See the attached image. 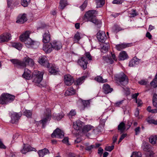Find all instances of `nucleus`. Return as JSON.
Returning a JSON list of instances; mask_svg holds the SVG:
<instances>
[{
    "label": "nucleus",
    "mask_w": 157,
    "mask_h": 157,
    "mask_svg": "<svg viewBox=\"0 0 157 157\" xmlns=\"http://www.w3.org/2000/svg\"><path fill=\"white\" fill-rule=\"evenodd\" d=\"M138 95L139 93H137L133 94L132 95V98L135 99L136 102V103H137L138 100L137 99V98Z\"/></svg>",
    "instance_id": "052dcab7"
},
{
    "label": "nucleus",
    "mask_w": 157,
    "mask_h": 157,
    "mask_svg": "<svg viewBox=\"0 0 157 157\" xmlns=\"http://www.w3.org/2000/svg\"><path fill=\"white\" fill-rule=\"evenodd\" d=\"M64 133L63 132L58 128H56L51 135L52 138H62L63 137Z\"/></svg>",
    "instance_id": "6e6552de"
},
{
    "label": "nucleus",
    "mask_w": 157,
    "mask_h": 157,
    "mask_svg": "<svg viewBox=\"0 0 157 157\" xmlns=\"http://www.w3.org/2000/svg\"><path fill=\"white\" fill-rule=\"evenodd\" d=\"M24 115L26 116L27 117H30L32 114V112L29 110H26L24 113Z\"/></svg>",
    "instance_id": "09e8293b"
},
{
    "label": "nucleus",
    "mask_w": 157,
    "mask_h": 157,
    "mask_svg": "<svg viewBox=\"0 0 157 157\" xmlns=\"http://www.w3.org/2000/svg\"><path fill=\"white\" fill-rule=\"evenodd\" d=\"M98 14L97 12L94 10H90L85 14L84 19H86L87 21H90L96 25L101 23V21L96 19V16Z\"/></svg>",
    "instance_id": "f03ea898"
},
{
    "label": "nucleus",
    "mask_w": 157,
    "mask_h": 157,
    "mask_svg": "<svg viewBox=\"0 0 157 157\" xmlns=\"http://www.w3.org/2000/svg\"><path fill=\"white\" fill-rule=\"evenodd\" d=\"M38 153L40 157H43L44 155L49 154V152L48 149L44 148L39 151Z\"/></svg>",
    "instance_id": "cd10ccee"
},
{
    "label": "nucleus",
    "mask_w": 157,
    "mask_h": 157,
    "mask_svg": "<svg viewBox=\"0 0 157 157\" xmlns=\"http://www.w3.org/2000/svg\"><path fill=\"white\" fill-rule=\"evenodd\" d=\"M76 112L75 110L72 109L70 112L68 114V116L70 118L71 117L73 116L76 115Z\"/></svg>",
    "instance_id": "5fc2aeb1"
},
{
    "label": "nucleus",
    "mask_w": 157,
    "mask_h": 157,
    "mask_svg": "<svg viewBox=\"0 0 157 157\" xmlns=\"http://www.w3.org/2000/svg\"><path fill=\"white\" fill-rule=\"evenodd\" d=\"M27 20L26 14L23 13L19 15L17 18L16 22L19 24H23L27 21Z\"/></svg>",
    "instance_id": "2eb2a0df"
},
{
    "label": "nucleus",
    "mask_w": 157,
    "mask_h": 157,
    "mask_svg": "<svg viewBox=\"0 0 157 157\" xmlns=\"http://www.w3.org/2000/svg\"><path fill=\"white\" fill-rule=\"evenodd\" d=\"M85 78V77L84 76L82 77L78 78L76 81V84L78 85L82 84L83 82V80Z\"/></svg>",
    "instance_id": "a18cd8bd"
},
{
    "label": "nucleus",
    "mask_w": 157,
    "mask_h": 157,
    "mask_svg": "<svg viewBox=\"0 0 157 157\" xmlns=\"http://www.w3.org/2000/svg\"><path fill=\"white\" fill-rule=\"evenodd\" d=\"M140 128L139 127H138L137 128H136L135 129V131L136 132V135H138L140 132Z\"/></svg>",
    "instance_id": "774afa93"
},
{
    "label": "nucleus",
    "mask_w": 157,
    "mask_h": 157,
    "mask_svg": "<svg viewBox=\"0 0 157 157\" xmlns=\"http://www.w3.org/2000/svg\"><path fill=\"white\" fill-rule=\"evenodd\" d=\"M123 2V0H113V3L115 4H121Z\"/></svg>",
    "instance_id": "bf43d9fd"
},
{
    "label": "nucleus",
    "mask_w": 157,
    "mask_h": 157,
    "mask_svg": "<svg viewBox=\"0 0 157 157\" xmlns=\"http://www.w3.org/2000/svg\"><path fill=\"white\" fill-rule=\"evenodd\" d=\"M15 96L7 93L2 94L0 96V104L6 105L13 101Z\"/></svg>",
    "instance_id": "7ed1b4c3"
},
{
    "label": "nucleus",
    "mask_w": 157,
    "mask_h": 157,
    "mask_svg": "<svg viewBox=\"0 0 157 157\" xmlns=\"http://www.w3.org/2000/svg\"><path fill=\"white\" fill-rule=\"evenodd\" d=\"M125 129V124L123 122H121L118 126V130L121 133H122Z\"/></svg>",
    "instance_id": "7c9ffc66"
},
{
    "label": "nucleus",
    "mask_w": 157,
    "mask_h": 157,
    "mask_svg": "<svg viewBox=\"0 0 157 157\" xmlns=\"http://www.w3.org/2000/svg\"><path fill=\"white\" fill-rule=\"evenodd\" d=\"M6 147L2 141L0 139V148L5 149Z\"/></svg>",
    "instance_id": "0e129e2a"
},
{
    "label": "nucleus",
    "mask_w": 157,
    "mask_h": 157,
    "mask_svg": "<svg viewBox=\"0 0 157 157\" xmlns=\"http://www.w3.org/2000/svg\"><path fill=\"white\" fill-rule=\"evenodd\" d=\"M62 142L67 145H69L68 143V138L67 137H65L62 140Z\"/></svg>",
    "instance_id": "680f3d73"
},
{
    "label": "nucleus",
    "mask_w": 157,
    "mask_h": 157,
    "mask_svg": "<svg viewBox=\"0 0 157 157\" xmlns=\"http://www.w3.org/2000/svg\"><path fill=\"white\" fill-rule=\"evenodd\" d=\"M75 93V91L72 87H70L67 89L65 93V96H70L74 95Z\"/></svg>",
    "instance_id": "393cba45"
},
{
    "label": "nucleus",
    "mask_w": 157,
    "mask_h": 157,
    "mask_svg": "<svg viewBox=\"0 0 157 157\" xmlns=\"http://www.w3.org/2000/svg\"><path fill=\"white\" fill-rule=\"evenodd\" d=\"M21 115V114H18L16 113H13L11 115V122L12 123H14L17 122Z\"/></svg>",
    "instance_id": "a211bd4d"
},
{
    "label": "nucleus",
    "mask_w": 157,
    "mask_h": 157,
    "mask_svg": "<svg viewBox=\"0 0 157 157\" xmlns=\"http://www.w3.org/2000/svg\"><path fill=\"white\" fill-rule=\"evenodd\" d=\"M97 37L98 41L101 42H104L107 37L104 32L99 31L97 33Z\"/></svg>",
    "instance_id": "f8f14e48"
},
{
    "label": "nucleus",
    "mask_w": 157,
    "mask_h": 157,
    "mask_svg": "<svg viewBox=\"0 0 157 157\" xmlns=\"http://www.w3.org/2000/svg\"><path fill=\"white\" fill-rule=\"evenodd\" d=\"M73 127L75 129L78 131L82 130L84 123L80 120H77L73 123Z\"/></svg>",
    "instance_id": "ddd939ff"
},
{
    "label": "nucleus",
    "mask_w": 157,
    "mask_h": 157,
    "mask_svg": "<svg viewBox=\"0 0 157 157\" xmlns=\"http://www.w3.org/2000/svg\"><path fill=\"white\" fill-rule=\"evenodd\" d=\"M53 49L56 50H58L62 48L61 43L59 41L54 40L51 43Z\"/></svg>",
    "instance_id": "dca6fc26"
},
{
    "label": "nucleus",
    "mask_w": 157,
    "mask_h": 157,
    "mask_svg": "<svg viewBox=\"0 0 157 157\" xmlns=\"http://www.w3.org/2000/svg\"><path fill=\"white\" fill-rule=\"evenodd\" d=\"M92 130H94V127L90 125H87L83 127L82 129V132L84 133H86Z\"/></svg>",
    "instance_id": "b1692460"
},
{
    "label": "nucleus",
    "mask_w": 157,
    "mask_h": 157,
    "mask_svg": "<svg viewBox=\"0 0 157 157\" xmlns=\"http://www.w3.org/2000/svg\"><path fill=\"white\" fill-rule=\"evenodd\" d=\"M142 154L141 152L138 151L133 152L131 157H141Z\"/></svg>",
    "instance_id": "ea45409f"
},
{
    "label": "nucleus",
    "mask_w": 157,
    "mask_h": 157,
    "mask_svg": "<svg viewBox=\"0 0 157 157\" xmlns=\"http://www.w3.org/2000/svg\"><path fill=\"white\" fill-rule=\"evenodd\" d=\"M23 77L26 79H30L32 78L30 71L27 69H25L22 75Z\"/></svg>",
    "instance_id": "5701e85b"
},
{
    "label": "nucleus",
    "mask_w": 157,
    "mask_h": 157,
    "mask_svg": "<svg viewBox=\"0 0 157 157\" xmlns=\"http://www.w3.org/2000/svg\"><path fill=\"white\" fill-rule=\"evenodd\" d=\"M46 117L45 118L41 120L40 121V123L42 124V126L43 128L44 127L45 124H46L47 121L50 120L51 117V110L49 109H46Z\"/></svg>",
    "instance_id": "1a4fd4ad"
},
{
    "label": "nucleus",
    "mask_w": 157,
    "mask_h": 157,
    "mask_svg": "<svg viewBox=\"0 0 157 157\" xmlns=\"http://www.w3.org/2000/svg\"><path fill=\"white\" fill-rule=\"evenodd\" d=\"M123 101H124L123 100H122V101L117 102L115 104V106H116L118 107V106H119L120 105H121L123 104Z\"/></svg>",
    "instance_id": "69168bd1"
},
{
    "label": "nucleus",
    "mask_w": 157,
    "mask_h": 157,
    "mask_svg": "<svg viewBox=\"0 0 157 157\" xmlns=\"http://www.w3.org/2000/svg\"><path fill=\"white\" fill-rule=\"evenodd\" d=\"M95 2L97 8L101 7L105 4V0H95Z\"/></svg>",
    "instance_id": "72a5a7b5"
},
{
    "label": "nucleus",
    "mask_w": 157,
    "mask_h": 157,
    "mask_svg": "<svg viewBox=\"0 0 157 157\" xmlns=\"http://www.w3.org/2000/svg\"><path fill=\"white\" fill-rule=\"evenodd\" d=\"M143 150L146 152L151 151L150 146L147 144L145 143L142 146Z\"/></svg>",
    "instance_id": "c9c22d12"
},
{
    "label": "nucleus",
    "mask_w": 157,
    "mask_h": 157,
    "mask_svg": "<svg viewBox=\"0 0 157 157\" xmlns=\"http://www.w3.org/2000/svg\"><path fill=\"white\" fill-rule=\"evenodd\" d=\"M87 1L86 0H85L82 4L80 7L82 11H83L87 6Z\"/></svg>",
    "instance_id": "3c124183"
},
{
    "label": "nucleus",
    "mask_w": 157,
    "mask_h": 157,
    "mask_svg": "<svg viewBox=\"0 0 157 157\" xmlns=\"http://www.w3.org/2000/svg\"><path fill=\"white\" fill-rule=\"evenodd\" d=\"M53 48L51 43L45 44L43 46V49L46 53L51 52Z\"/></svg>",
    "instance_id": "aec40b11"
},
{
    "label": "nucleus",
    "mask_w": 157,
    "mask_h": 157,
    "mask_svg": "<svg viewBox=\"0 0 157 157\" xmlns=\"http://www.w3.org/2000/svg\"><path fill=\"white\" fill-rule=\"evenodd\" d=\"M43 42L44 43L48 42L51 39L50 34L48 30H46L43 35Z\"/></svg>",
    "instance_id": "f3484780"
},
{
    "label": "nucleus",
    "mask_w": 157,
    "mask_h": 157,
    "mask_svg": "<svg viewBox=\"0 0 157 157\" xmlns=\"http://www.w3.org/2000/svg\"><path fill=\"white\" fill-rule=\"evenodd\" d=\"M151 85L154 88L157 87V72L155 75V78L150 83Z\"/></svg>",
    "instance_id": "f704fd0d"
},
{
    "label": "nucleus",
    "mask_w": 157,
    "mask_h": 157,
    "mask_svg": "<svg viewBox=\"0 0 157 157\" xmlns=\"http://www.w3.org/2000/svg\"><path fill=\"white\" fill-rule=\"evenodd\" d=\"M88 143H86L85 144V145L86 146V150L88 151L92 149L94 147V145H89Z\"/></svg>",
    "instance_id": "8fccbe9b"
},
{
    "label": "nucleus",
    "mask_w": 157,
    "mask_h": 157,
    "mask_svg": "<svg viewBox=\"0 0 157 157\" xmlns=\"http://www.w3.org/2000/svg\"><path fill=\"white\" fill-rule=\"evenodd\" d=\"M11 35L9 33H5L0 36V43L7 41L11 39Z\"/></svg>",
    "instance_id": "4468645a"
},
{
    "label": "nucleus",
    "mask_w": 157,
    "mask_h": 157,
    "mask_svg": "<svg viewBox=\"0 0 157 157\" xmlns=\"http://www.w3.org/2000/svg\"><path fill=\"white\" fill-rule=\"evenodd\" d=\"M146 121L149 124H156V121L153 119L150 118V117L147 118Z\"/></svg>",
    "instance_id": "de8ad7c7"
},
{
    "label": "nucleus",
    "mask_w": 157,
    "mask_h": 157,
    "mask_svg": "<svg viewBox=\"0 0 157 157\" xmlns=\"http://www.w3.org/2000/svg\"><path fill=\"white\" fill-rule=\"evenodd\" d=\"M38 62L40 64L48 68L50 66L49 62L47 60V58L45 56L40 57L38 60Z\"/></svg>",
    "instance_id": "9b49d317"
},
{
    "label": "nucleus",
    "mask_w": 157,
    "mask_h": 157,
    "mask_svg": "<svg viewBox=\"0 0 157 157\" xmlns=\"http://www.w3.org/2000/svg\"><path fill=\"white\" fill-rule=\"evenodd\" d=\"M152 103L153 105L157 108V94H154L153 97Z\"/></svg>",
    "instance_id": "e433bc0d"
},
{
    "label": "nucleus",
    "mask_w": 157,
    "mask_h": 157,
    "mask_svg": "<svg viewBox=\"0 0 157 157\" xmlns=\"http://www.w3.org/2000/svg\"><path fill=\"white\" fill-rule=\"evenodd\" d=\"M24 42H25V45L28 48H36L39 45L38 43L33 41L30 38H28Z\"/></svg>",
    "instance_id": "423d86ee"
},
{
    "label": "nucleus",
    "mask_w": 157,
    "mask_h": 157,
    "mask_svg": "<svg viewBox=\"0 0 157 157\" xmlns=\"http://www.w3.org/2000/svg\"><path fill=\"white\" fill-rule=\"evenodd\" d=\"M131 11L132 12L130 13L132 15V17H134L137 15V13H136V11L135 10H132Z\"/></svg>",
    "instance_id": "338daca9"
},
{
    "label": "nucleus",
    "mask_w": 157,
    "mask_h": 157,
    "mask_svg": "<svg viewBox=\"0 0 157 157\" xmlns=\"http://www.w3.org/2000/svg\"><path fill=\"white\" fill-rule=\"evenodd\" d=\"M30 33V32L29 31H27L25 32L21 35L20 36V40L22 42L26 40L28 38H29V34Z\"/></svg>",
    "instance_id": "4be33fe9"
},
{
    "label": "nucleus",
    "mask_w": 157,
    "mask_h": 157,
    "mask_svg": "<svg viewBox=\"0 0 157 157\" xmlns=\"http://www.w3.org/2000/svg\"><path fill=\"white\" fill-rule=\"evenodd\" d=\"M109 48V45L107 44H104L102 48L101 49V52L105 53L107 52Z\"/></svg>",
    "instance_id": "58836bf2"
},
{
    "label": "nucleus",
    "mask_w": 157,
    "mask_h": 157,
    "mask_svg": "<svg viewBox=\"0 0 157 157\" xmlns=\"http://www.w3.org/2000/svg\"><path fill=\"white\" fill-rule=\"evenodd\" d=\"M129 44H128L122 43L117 45L116 47L117 49L118 50L120 51L124 48L128 47L129 46Z\"/></svg>",
    "instance_id": "a878e982"
},
{
    "label": "nucleus",
    "mask_w": 157,
    "mask_h": 157,
    "mask_svg": "<svg viewBox=\"0 0 157 157\" xmlns=\"http://www.w3.org/2000/svg\"><path fill=\"white\" fill-rule=\"evenodd\" d=\"M78 64L84 70L87 67L88 59L85 56H83L79 59L78 61Z\"/></svg>",
    "instance_id": "0eeeda50"
},
{
    "label": "nucleus",
    "mask_w": 157,
    "mask_h": 157,
    "mask_svg": "<svg viewBox=\"0 0 157 157\" xmlns=\"http://www.w3.org/2000/svg\"><path fill=\"white\" fill-rule=\"evenodd\" d=\"M139 62V59L137 58L134 57L130 61L129 66L131 67L134 66L138 64Z\"/></svg>",
    "instance_id": "bb28decb"
},
{
    "label": "nucleus",
    "mask_w": 157,
    "mask_h": 157,
    "mask_svg": "<svg viewBox=\"0 0 157 157\" xmlns=\"http://www.w3.org/2000/svg\"><path fill=\"white\" fill-rule=\"evenodd\" d=\"M64 81L65 84L70 86L74 82L73 77L70 75H66L64 76Z\"/></svg>",
    "instance_id": "9d476101"
},
{
    "label": "nucleus",
    "mask_w": 157,
    "mask_h": 157,
    "mask_svg": "<svg viewBox=\"0 0 157 157\" xmlns=\"http://www.w3.org/2000/svg\"><path fill=\"white\" fill-rule=\"evenodd\" d=\"M64 116V114L63 113H60L56 116V117H55L54 115H53V117L55 119H57V120H60Z\"/></svg>",
    "instance_id": "c03bdc74"
},
{
    "label": "nucleus",
    "mask_w": 157,
    "mask_h": 157,
    "mask_svg": "<svg viewBox=\"0 0 157 157\" xmlns=\"http://www.w3.org/2000/svg\"><path fill=\"white\" fill-rule=\"evenodd\" d=\"M49 72L52 74L58 71L57 69L53 66H52L49 69Z\"/></svg>",
    "instance_id": "79ce46f5"
},
{
    "label": "nucleus",
    "mask_w": 157,
    "mask_h": 157,
    "mask_svg": "<svg viewBox=\"0 0 157 157\" xmlns=\"http://www.w3.org/2000/svg\"><path fill=\"white\" fill-rule=\"evenodd\" d=\"M10 61L16 66L21 68H24L27 65L32 66L34 64L33 60L28 56L24 57L22 60L13 59H10Z\"/></svg>",
    "instance_id": "f257e3e1"
},
{
    "label": "nucleus",
    "mask_w": 157,
    "mask_h": 157,
    "mask_svg": "<svg viewBox=\"0 0 157 157\" xmlns=\"http://www.w3.org/2000/svg\"><path fill=\"white\" fill-rule=\"evenodd\" d=\"M103 92L105 94L111 93L113 90L112 88H111L109 85L107 84H104L103 87Z\"/></svg>",
    "instance_id": "412c9836"
},
{
    "label": "nucleus",
    "mask_w": 157,
    "mask_h": 157,
    "mask_svg": "<svg viewBox=\"0 0 157 157\" xmlns=\"http://www.w3.org/2000/svg\"><path fill=\"white\" fill-rule=\"evenodd\" d=\"M34 151L33 148L30 146L25 145L24 144L22 149L21 150V152L23 154H25L29 151Z\"/></svg>",
    "instance_id": "6ab92c4d"
},
{
    "label": "nucleus",
    "mask_w": 157,
    "mask_h": 157,
    "mask_svg": "<svg viewBox=\"0 0 157 157\" xmlns=\"http://www.w3.org/2000/svg\"><path fill=\"white\" fill-rule=\"evenodd\" d=\"M117 82L119 85L125 86L128 83V78L127 76L124 73L120 74L116 77Z\"/></svg>",
    "instance_id": "20e7f679"
},
{
    "label": "nucleus",
    "mask_w": 157,
    "mask_h": 157,
    "mask_svg": "<svg viewBox=\"0 0 157 157\" xmlns=\"http://www.w3.org/2000/svg\"><path fill=\"white\" fill-rule=\"evenodd\" d=\"M80 39V34L78 32H77L75 34L74 37V41L75 42H78Z\"/></svg>",
    "instance_id": "4c0bfd02"
},
{
    "label": "nucleus",
    "mask_w": 157,
    "mask_h": 157,
    "mask_svg": "<svg viewBox=\"0 0 157 157\" xmlns=\"http://www.w3.org/2000/svg\"><path fill=\"white\" fill-rule=\"evenodd\" d=\"M95 79L99 82L104 83L107 82L106 79H103L102 77L100 76H98L95 78Z\"/></svg>",
    "instance_id": "a19ab883"
},
{
    "label": "nucleus",
    "mask_w": 157,
    "mask_h": 157,
    "mask_svg": "<svg viewBox=\"0 0 157 157\" xmlns=\"http://www.w3.org/2000/svg\"><path fill=\"white\" fill-rule=\"evenodd\" d=\"M15 0H7L8 6L9 7H12L14 4L15 5L17 4L14 3Z\"/></svg>",
    "instance_id": "49530a36"
},
{
    "label": "nucleus",
    "mask_w": 157,
    "mask_h": 157,
    "mask_svg": "<svg viewBox=\"0 0 157 157\" xmlns=\"http://www.w3.org/2000/svg\"><path fill=\"white\" fill-rule=\"evenodd\" d=\"M127 136L126 134H123L121 136L120 138V139L118 141V143L120 142L122 140L124 139V137L126 136Z\"/></svg>",
    "instance_id": "e2e57ef3"
},
{
    "label": "nucleus",
    "mask_w": 157,
    "mask_h": 157,
    "mask_svg": "<svg viewBox=\"0 0 157 157\" xmlns=\"http://www.w3.org/2000/svg\"><path fill=\"white\" fill-rule=\"evenodd\" d=\"M12 46L17 49L20 50L22 48V45L20 43H13L12 44Z\"/></svg>",
    "instance_id": "473e14b6"
},
{
    "label": "nucleus",
    "mask_w": 157,
    "mask_h": 157,
    "mask_svg": "<svg viewBox=\"0 0 157 157\" xmlns=\"http://www.w3.org/2000/svg\"><path fill=\"white\" fill-rule=\"evenodd\" d=\"M149 140L152 144L155 145L157 143V136H151L149 138Z\"/></svg>",
    "instance_id": "c756f323"
},
{
    "label": "nucleus",
    "mask_w": 157,
    "mask_h": 157,
    "mask_svg": "<svg viewBox=\"0 0 157 157\" xmlns=\"http://www.w3.org/2000/svg\"><path fill=\"white\" fill-rule=\"evenodd\" d=\"M106 61L110 64H113L114 62L113 59L111 57H108L106 58Z\"/></svg>",
    "instance_id": "13d9d810"
},
{
    "label": "nucleus",
    "mask_w": 157,
    "mask_h": 157,
    "mask_svg": "<svg viewBox=\"0 0 157 157\" xmlns=\"http://www.w3.org/2000/svg\"><path fill=\"white\" fill-rule=\"evenodd\" d=\"M67 5V0H61L59 2V8L63 10Z\"/></svg>",
    "instance_id": "2f4dec72"
},
{
    "label": "nucleus",
    "mask_w": 157,
    "mask_h": 157,
    "mask_svg": "<svg viewBox=\"0 0 157 157\" xmlns=\"http://www.w3.org/2000/svg\"><path fill=\"white\" fill-rule=\"evenodd\" d=\"M30 0H21V4L24 7H26L29 3Z\"/></svg>",
    "instance_id": "37998d69"
},
{
    "label": "nucleus",
    "mask_w": 157,
    "mask_h": 157,
    "mask_svg": "<svg viewBox=\"0 0 157 157\" xmlns=\"http://www.w3.org/2000/svg\"><path fill=\"white\" fill-rule=\"evenodd\" d=\"M114 147L113 145L111 146H106L105 147V150L107 151H111L113 149Z\"/></svg>",
    "instance_id": "6e6d98bb"
},
{
    "label": "nucleus",
    "mask_w": 157,
    "mask_h": 157,
    "mask_svg": "<svg viewBox=\"0 0 157 157\" xmlns=\"http://www.w3.org/2000/svg\"><path fill=\"white\" fill-rule=\"evenodd\" d=\"M82 101V102L83 105L84 107L87 106L88 105H90V100H82V99H81Z\"/></svg>",
    "instance_id": "603ef678"
},
{
    "label": "nucleus",
    "mask_w": 157,
    "mask_h": 157,
    "mask_svg": "<svg viewBox=\"0 0 157 157\" xmlns=\"http://www.w3.org/2000/svg\"><path fill=\"white\" fill-rule=\"evenodd\" d=\"M85 56L86 57V59H88L89 60H91L92 59V56H91L90 54V53L89 52H86L85 53Z\"/></svg>",
    "instance_id": "4d7b16f0"
},
{
    "label": "nucleus",
    "mask_w": 157,
    "mask_h": 157,
    "mask_svg": "<svg viewBox=\"0 0 157 157\" xmlns=\"http://www.w3.org/2000/svg\"><path fill=\"white\" fill-rule=\"evenodd\" d=\"M128 57V55L125 51H122L120 53L119 59V60H123L127 59Z\"/></svg>",
    "instance_id": "c85d7f7f"
},
{
    "label": "nucleus",
    "mask_w": 157,
    "mask_h": 157,
    "mask_svg": "<svg viewBox=\"0 0 157 157\" xmlns=\"http://www.w3.org/2000/svg\"><path fill=\"white\" fill-rule=\"evenodd\" d=\"M147 157H152L154 155L153 152L151 151L146 152L145 153Z\"/></svg>",
    "instance_id": "864d4df0"
},
{
    "label": "nucleus",
    "mask_w": 157,
    "mask_h": 157,
    "mask_svg": "<svg viewBox=\"0 0 157 157\" xmlns=\"http://www.w3.org/2000/svg\"><path fill=\"white\" fill-rule=\"evenodd\" d=\"M43 72L37 71H34L32 77L33 82L36 83H40L43 79Z\"/></svg>",
    "instance_id": "39448f33"
}]
</instances>
